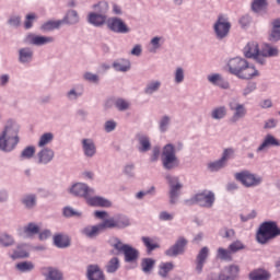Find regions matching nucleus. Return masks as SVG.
Here are the masks:
<instances>
[{
    "instance_id": "50",
    "label": "nucleus",
    "mask_w": 280,
    "mask_h": 280,
    "mask_svg": "<svg viewBox=\"0 0 280 280\" xmlns=\"http://www.w3.org/2000/svg\"><path fill=\"white\" fill-rule=\"evenodd\" d=\"M109 245L115 248L118 253H124L125 246H128L129 244H124L121 240L117 236H113L108 241Z\"/></svg>"
},
{
    "instance_id": "42",
    "label": "nucleus",
    "mask_w": 280,
    "mask_h": 280,
    "mask_svg": "<svg viewBox=\"0 0 280 280\" xmlns=\"http://www.w3.org/2000/svg\"><path fill=\"white\" fill-rule=\"evenodd\" d=\"M60 27H62L61 20H56V21L49 20L40 25V31L42 32H54V30H60Z\"/></svg>"
},
{
    "instance_id": "15",
    "label": "nucleus",
    "mask_w": 280,
    "mask_h": 280,
    "mask_svg": "<svg viewBox=\"0 0 280 280\" xmlns=\"http://www.w3.org/2000/svg\"><path fill=\"white\" fill-rule=\"evenodd\" d=\"M187 244V238L180 236L179 238H177L174 245L165 250L166 257H178V255H184Z\"/></svg>"
},
{
    "instance_id": "27",
    "label": "nucleus",
    "mask_w": 280,
    "mask_h": 280,
    "mask_svg": "<svg viewBox=\"0 0 280 280\" xmlns=\"http://www.w3.org/2000/svg\"><path fill=\"white\" fill-rule=\"evenodd\" d=\"M259 77V70L255 66L249 65L248 61H245V67L243 68L240 80H253V78Z\"/></svg>"
},
{
    "instance_id": "19",
    "label": "nucleus",
    "mask_w": 280,
    "mask_h": 280,
    "mask_svg": "<svg viewBox=\"0 0 280 280\" xmlns=\"http://www.w3.org/2000/svg\"><path fill=\"white\" fill-rule=\"evenodd\" d=\"M38 233H40V226L34 222H31L18 230V235L24 240H31V237L38 235Z\"/></svg>"
},
{
    "instance_id": "21",
    "label": "nucleus",
    "mask_w": 280,
    "mask_h": 280,
    "mask_svg": "<svg viewBox=\"0 0 280 280\" xmlns=\"http://www.w3.org/2000/svg\"><path fill=\"white\" fill-rule=\"evenodd\" d=\"M268 148H280V141L272 133H268L262 139V142L256 149L257 154L266 152Z\"/></svg>"
},
{
    "instance_id": "55",
    "label": "nucleus",
    "mask_w": 280,
    "mask_h": 280,
    "mask_svg": "<svg viewBox=\"0 0 280 280\" xmlns=\"http://www.w3.org/2000/svg\"><path fill=\"white\" fill-rule=\"evenodd\" d=\"M232 253L233 252H231V249L220 247L218 249L217 257L223 261H231V259H233Z\"/></svg>"
},
{
    "instance_id": "28",
    "label": "nucleus",
    "mask_w": 280,
    "mask_h": 280,
    "mask_svg": "<svg viewBox=\"0 0 280 280\" xmlns=\"http://www.w3.org/2000/svg\"><path fill=\"white\" fill-rule=\"evenodd\" d=\"M245 58H253L257 62V57L260 54L259 44L257 42H249L243 49Z\"/></svg>"
},
{
    "instance_id": "63",
    "label": "nucleus",
    "mask_w": 280,
    "mask_h": 280,
    "mask_svg": "<svg viewBox=\"0 0 280 280\" xmlns=\"http://www.w3.org/2000/svg\"><path fill=\"white\" fill-rule=\"evenodd\" d=\"M171 121H172V118L170 116H163L159 122L160 131L167 132V128H170Z\"/></svg>"
},
{
    "instance_id": "52",
    "label": "nucleus",
    "mask_w": 280,
    "mask_h": 280,
    "mask_svg": "<svg viewBox=\"0 0 280 280\" xmlns=\"http://www.w3.org/2000/svg\"><path fill=\"white\" fill-rule=\"evenodd\" d=\"M268 8L267 0H254L252 3V10L259 14V12H264Z\"/></svg>"
},
{
    "instance_id": "32",
    "label": "nucleus",
    "mask_w": 280,
    "mask_h": 280,
    "mask_svg": "<svg viewBox=\"0 0 280 280\" xmlns=\"http://www.w3.org/2000/svg\"><path fill=\"white\" fill-rule=\"evenodd\" d=\"M60 21L61 25H78V23H80V13L73 9H70Z\"/></svg>"
},
{
    "instance_id": "10",
    "label": "nucleus",
    "mask_w": 280,
    "mask_h": 280,
    "mask_svg": "<svg viewBox=\"0 0 280 280\" xmlns=\"http://www.w3.org/2000/svg\"><path fill=\"white\" fill-rule=\"evenodd\" d=\"M229 108L233 113L232 117L230 118L231 124H237V121L244 119L248 113L246 106L237 101H231L229 103Z\"/></svg>"
},
{
    "instance_id": "38",
    "label": "nucleus",
    "mask_w": 280,
    "mask_h": 280,
    "mask_svg": "<svg viewBox=\"0 0 280 280\" xmlns=\"http://www.w3.org/2000/svg\"><path fill=\"white\" fill-rule=\"evenodd\" d=\"M165 45V37L163 36H154L151 38L149 43V52L156 54L162 47Z\"/></svg>"
},
{
    "instance_id": "53",
    "label": "nucleus",
    "mask_w": 280,
    "mask_h": 280,
    "mask_svg": "<svg viewBox=\"0 0 280 280\" xmlns=\"http://www.w3.org/2000/svg\"><path fill=\"white\" fill-rule=\"evenodd\" d=\"M22 205H24L26 209H34V207H36V195L34 194L25 195L22 198Z\"/></svg>"
},
{
    "instance_id": "8",
    "label": "nucleus",
    "mask_w": 280,
    "mask_h": 280,
    "mask_svg": "<svg viewBox=\"0 0 280 280\" xmlns=\"http://www.w3.org/2000/svg\"><path fill=\"white\" fill-rule=\"evenodd\" d=\"M68 191L71 196H74V198H83L84 200H86L89 196H95V188L85 183H75Z\"/></svg>"
},
{
    "instance_id": "58",
    "label": "nucleus",
    "mask_w": 280,
    "mask_h": 280,
    "mask_svg": "<svg viewBox=\"0 0 280 280\" xmlns=\"http://www.w3.org/2000/svg\"><path fill=\"white\" fill-rule=\"evenodd\" d=\"M16 268L20 272H32V270H34V262L22 261L16 264Z\"/></svg>"
},
{
    "instance_id": "4",
    "label": "nucleus",
    "mask_w": 280,
    "mask_h": 280,
    "mask_svg": "<svg viewBox=\"0 0 280 280\" xmlns=\"http://www.w3.org/2000/svg\"><path fill=\"white\" fill-rule=\"evenodd\" d=\"M235 180L241 183L243 187L247 189H253L255 187H259L261 183H264V177L259 174H255L248 170H244L234 174Z\"/></svg>"
},
{
    "instance_id": "54",
    "label": "nucleus",
    "mask_w": 280,
    "mask_h": 280,
    "mask_svg": "<svg viewBox=\"0 0 280 280\" xmlns=\"http://www.w3.org/2000/svg\"><path fill=\"white\" fill-rule=\"evenodd\" d=\"M115 107L117 108V110H119L120 113H124L126 110L130 109V101L126 100V98H117L115 101Z\"/></svg>"
},
{
    "instance_id": "18",
    "label": "nucleus",
    "mask_w": 280,
    "mask_h": 280,
    "mask_svg": "<svg viewBox=\"0 0 280 280\" xmlns=\"http://www.w3.org/2000/svg\"><path fill=\"white\" fill-rule=\"evenodd\" d=\"M30 250H32V245L27 243H20L14 249H12L9 257L11 259H27V257H30Z\"/></svg>"
},
{
    "instance_id": "25",
    "label": "nucleus",
    "mask_w": 280,
    "mask_h": 280,
    "mask_svg": "<svg viewBox=\"0 0 280 280\" xmlns=\"http://www.w3.org/2000/svg\"><path fill=\"white\" fill-rule=\"evenodd\" d=\"M55 156H56V152H54V149L43 148L37 153V164L38 165H49V163H51V161H54Z\"/></svg>"
},
{
    "instance_id": "60",
    "label": "nucleus",
    "mask_w": 280,
    "mask_h": 280,
    "mask_svg": "<svg viewBox=\"0 0 280 280\" xmlns=\"http://www.w3.org/2000/svg\"><path fill=\"white\" fill-rule=\"evenodd\" d=\"M36 19H38V15H36V13L26 14L24 20V27L26 30H32V27H34V22L36 21Z\"/></svg>"
},
{
    "instance_id": "34",
    "label": "nucleus",
    "mask_w": 280,
    "mask_h": 280,
    "mask_svg": "<svg viewBox=\"0 0 280 280\" xmlns=\"http://www.w3.org/2000/svg\"><path fill=\"white\" fill-rule=\"evenodd\" d=\"M90 207H110V201L104 197L89 195L85 199Z\"/></svg>"
},
{
    "instance_id": "24",
    "label": "nucleus",
    "mask_w": 280,
    "mask_h": 280,
    "mask_svg": "<svg viewBox=\"0 0 280 280\" xmlns=\"http://www.w3.org/2000/svg\"><path fill=\"white\" fill-rule=\"evenodd\" d=\"M40 273L46 280H65V275L56 267H42Z\"/></svg>"
},
{
    "instance_id": "5",
    "label": "nucleus",
    "mask_w": 280,
    "mask_h": 280,
    "mask_svg": "<svg viewBox=\"0 0 280 280\" xmlns=\"http://www.w3.org/2000/svg\"><path fill=\"white\" fill-rule=\"evenodd\" d=\"M217 40H224L231 33V21L225 14H219L212 25Z\"/></svg>"
},
{
    "instance_id": "62",
    "label": "nucleus",
    "mask_w": 280,
    "mask_h": 280,
    "mask_svg": "<svg viewBox=\"0 0 280 280\" xmlns=\"http://www.w3.org/2000/svg\"><path fill=\"white\" fill-rule=\"evenodd\" d=\"M83 80H85V82H90L91 84H100V75L93 72H84Z\"/></svg>"
},
{
    "instance_id": "2",
    "label": "nucleus",
    "mask_w": 280,
    "mask_h": 280,
    "mask_svg": "<svg viewBox=\"0 0 280 280\" xmlns=\"http://www.w3.org/2000/svg\"><path fill=\"white\" fill-rule=\"evenodd\" d=\"M184 148L183 142L167 143L162 149L161 161L164 170H175L180 165V160H178V152Z\"/></svg>"
},
{
    "instance_id": "6",
    "label": "nucleus",
    "mask_w": 280,
    "mask_h": 280,
    "mask_svg": "<svg viewBox=\"0 0 280 280\" xmlns=\"http://www.w3.org/2000/svg\"><path fill=\"white\" fill-rule=\"evenodd\" d=\"M165 180L168 184V198L171 205H176L178 202V198L180 196V191L183 190V183H180V178L176 175L166 174Z\"/></svg>"
},
{
    "instance_id": "3",
    "label": "nucleus",
    "mask_w": 280,
    "mask_h": 280,
    "mask_svg": "<svg viewBox=\"0 0 280 280\" xmlns=\"http://www.w3.org/2000/svg\"><path fill=\"white\" fill-rule=\"evenodd\" d=\"M276 237H280V228L276 221L262 222L256 233V242L261 245H266Z\"/></svg>"
},
{
    "instance_id": "35",
    "label": "nucleus",
    "mask_w": 280,
    "mask_h": 280,
    "mask_svg": "<svg viewBox=\"0 0 280 280\" xmlns=\"http://www.w3.org/2000/svg\"><path fill=\"white\" fill-rule=\"evenodd\" d=\"M161 86H163V82H161V80H150L145 84L143 93L144 95H154V93H159V91H161Z\"/></svg>"
},
{
    "instance_id": "44",
    "label": "nucleus",
    "mask_w": 280,
    "mask_h": 280,
    "mask_svg": "<svg viewBox=\"0 0 280 280\" xmlns=\"http://www.w3.org/2000/svg\"><path fill=\"white\" fill-rule=\"evenodd\" d=\"M36 154V147L27 145L20 153V161H32V158Z\"/></svg>"
},
{
    "instance_id": "59",
    "label": "nucleus",
    "mask_w": 280,
    "mask_h": 280,
    "mask_svg": "<svg viewBox=\"0 0 280 280\" xmlns=\"http://www.w3.org/2000/svg\"><path fill=\"white\" fill-rule=\"evenodd\" d=\"M102 231H106V229H117L115 223V217H107L103 222L100 223Z\"/></svg>"
},
{
    "instance_id": "16",
    "label": "nucleus",
    "mask_w": 280,
    "mask_h": 280,
    "mask_svg": "<svg viewBox=\"0 0 280 280\" xmlns=\"http://www.w3.org/2000/svg\"><path fill=\"white\" fill-rule=\"evenodd\" d=\"M207 80L209 84L212 86H218L219 89H222L223 91H229L231 89V83L224 77L218 72H213L207 75Z\"/></svg>"
},
{
    "instance_id": "46",
    "label": "nucleus",
    "mask_w": 280,
    "mask_h": 280,
    "mask_svg": "<svg viewBox=\"0 0 280 280\" xmlns=\"http://www.w3.org/2000/svg\"><path fill=\"white\" fill-rule=\"evenodd\" d=\"M114 221L116 229H126V226H130V219L124 214L114 215Z\"/></svg>"
},
{
    "instance_id": "33",
    "label": "nucleus",
    "mask_w": 280,
    "mask_h": 280,
    "mask_svg": "<svg viewBox=\"0 0 280 280\" xmlns=\"http://www.w3.org/2000/svg\"><path fill=\"white\" fill-rule=\"evenodd\" d=\"M52 242L57 248H69V246H71V238L65 233L55 234Z\"/></svg>"
},
{
    "instance_id": "47",
    "label": "nucleus",
    "mask_w": 280,
    "mask_h": 280,
    "mask_svg": "<svg viewBox=\"0 0 280 280\" xmlns=\"http://www.w3.org/2000/svg\"><path fill=\"white\" fill-rule=\"evenodd\" d=\"M52 141H54V133H51V132L43 133L39 137V140L37 141V147H39L42 149L47 148V145L52 143Z\"/></svg>"
},
{
    "instance_id": "61",
    "label": "nucleus",
    "mask_w": 280,
    "mask_h": 280,
    "mask_svg": "<svg viewBox=\"0 0 280 280\" xmlns=\"http://www.w3.org/2000/svg\"><path fill=\"white\" fill-rule=\"evenodd\" d=\"M22 18L20 14H11L8 19V25L10 27H21Z\"/></svg>"
},
{
    "instance_id": "39",
    "label": "nucleus",
    "mask_w": 280,
    "mask_h": 280,
    "mask_svg": "<svg viewBox=\"0 0 280 280\" xmlns=\"http://www.w3.org/2000/svg\"><path fill=\"white\" fill-rule=\"evenodd\" d=\"M121 267V262L118 257H112L105 265V270L107 275H115L117 270Z\"/></svg>"
},
{
    "instance_id": "51",
    "label": "nucleus",
    "mask_w": 280,
    "mask_h": 280,
    "mask_svg": "<svg viewBox=\"0 0 280 280\" xmlns=\"http://www.w3.org/2000/svg\"><path fill=\"white\" fill-rule=\"evenodd\" d=\"M154 264H156V262L152 258L142 259V261H141L142 272H144V275H150L152 272V270L154 269Z\"/></svg>"
},
{
    "instance_id": "14",
    "label": "nucleus",
    "mask_w": 280,
    "mask_h": 280,
    "mask_svg": "<svg viewBox=\"0 0 280 280\" xmlns=\"http://www.w3.org/2000/svg\"><path fill=\"white\" fill-rule=\"evenodd\" d=\"M81 150L85 159H93L97 154V144L93 138L81 139Z\"/></svg>"
},
{
    "instance_id": "20",
    "label": "nucleus",
    "mask_w": 280,
    "mask_h": 280,
    "mask_svg": "<svg viewBox=\"0 0 280 280\" xmlns=\"http://www.w3.org/2000/svg\"><path fill=\"white\" fill-rule=\"evenodd\" d=\"M18 62L25 67L34 62V50L31 47H22L18 50Z\"/></svg>"
},
{
    "instance_id": "45",
    "label": "nucleus",
    "mask_w": 280,
    "mask_h": 280,
    "mask_svg": "<svg viewBox=\"0 0 280 280\" xmlns=\"http://www.w3.org/2000/svg\"><path fill=\"white\" fill-rule=\"evenodd\" d=\"M174 84H183L185 82V68L177 66L173 71Z\"/></svg>"
},
{
    "instance_id": "43",
    "label": "nucleus",
    "mask_w": 280,
    "mask_h": 280,
    "mask_svg": "<svg viewBox=\"0 0 280 280\" xmlns=\"http://www.w3.org/2000/svg\"><path fill=\"white\" fill-rule=\"evenodd\" d=\"M15 241L14 236L11 234H8V232H0V246L1 248H10L11 246H14Z\"/></svg>"
},
{
    "instance_id": "41",
    "label": "nucleus",
    "mask_w": 280,
    "mask_h": 280,
    "mask_svg": "<svg viewBox=\"0 0 280 280\" xmlns=\"http://www.w3.org/2000/svg\"><path fill=\"white\" fill-rule=\"evenodd\" d=\"M174 270V262H161L159 265L158 275L162 279H167L170 277V272Z\"/></svg>"
},
{
    "instance_id": "56",
    "label": "nucleus",
    "mask_w": 280,
    "mask_h": 280,
    "mask_svg": "<svg viewBox=\"0 0 280 280\" xmlns=\"http://www.w3.org/2000/svg\"><path fill=\"white\" fill-rule=\"evenodd\" d=\"M269 40H271V43H278V40H280V25L278 24L277 26L275 21H272V30L269 35Z\"/></svg>"
},
{
    "instance_id": "36",
    "label": "nucleus",
    "mask_w": 280,
    "mask_h": 280,
    "mask_svg": "<svg viewBox=\"0 0 280 280\" xmlns=\"http://www.w3.org/2000/svg\"><path fill=\"white\" fill-rule=\"evenodd\" d=\"M112 67L114 68V70H116L119 73H128V71H130L132 65L130 63V60L128 59H116Z\"/></svg>"
},
{
    "instance_id": "17",
    "label": "nucleus",
    "mask_w": 280,
    "mask_h": 280,
    "mask_svg": "<svg viewBox=\"0 0 280 280\" xmlns=\"http://www.w3.org/2000/svg\"><path fill=\"white\" fill-rule=\"evenodd\" d=\"M85 88L82 83L73 84L67 92L66 98L68 102H78L84 97Z\"/></svg>"
},
{
    "instance_id": "12",
    "label": "nucleus",
    "mask_w": 280,
    "mask_h": 280,
    "mask_svg": "<svg viewBox=\"0 0 280 280\" xmlns=\"http://www.w3.org/2000/svg\"><path fill=\"white\" fill-rule=\"evenodd\" d=\"M246 62H247L246 59L242 57H234L229 59L226 62L229 73H231L232 75H235L236 78H240L244 67H246Z\"/></svg>"
},
{
    "instance_id": "13",
    "label": "nucleus",
    "mask_w": 280,
    "mask_h": 280,
    "mask_svg": "<svg viewBox=\"0 0 280 280\" xmlns=\"http://www.w3.org/2000/svg\"><path fill=\"white\" fill-rule=\"evenodd\" d=\"M107 27L110 32L115 34H128L130 33V27L119 18H109L107 20Z\"/></svg>"
},
{
    "instance_id": "57",
    "label": "nucleus",
    "mask_w": 280,
    "mask_h": 280,
    "mask_svg": "<svg viewBox=\"0 0 280 280\" xmlns=\"http://www.w3.org/2000/svg\"><path fill=\"white\" fill-rule=\"evenodd\" d=\"M220 159H222L223 162L226 165H229V161L235 159V149L233 148L224 149Z\"/></svg>"
},
{
    "instance_id": "23",
    "label": "nucleus",
    "mask_w": 280,
    "mask_h": 280,
    "mask_svg": "<svg viewBox=\"0 0 280 280\" xmlns=\"http://www.w3.org/2000/svg\"><path fill=\"white\" fill-rule=\"evenodd\" d=\"M207 259H209V247L205 246L202 247L197 256H196V272L197 275H202V269L205 268V265L207 264Z\"/></svg>"
},
{
    "instance_id": "40",
    "label": "nucleus",
    "mask_w": 280,
    "mask_h": 280,
    "mask_svg": "<svg viewBox=\"0 0 280 280\" xmlns=\"http://www.w3.org/2000/svg\"><path fill=\"white\" fill-rule=\"evenodd\" d=\"M88 21L91 25H94V27H101V25L106 23V16L100 13H90L88 15Z\"/></svg>"
},
{
    "instance_id": "64",
    "label": "nucleus",
    "mask_w": 280,
    "mask_h": 280,
    "mask_svg": "<svg viewBox=\"0 0 280 280\" xmlns=\"http://www.w3.org/2000/svg\"><path fill=\"white\" fill-rule=\"evenodd\" d=\"M122 174L127 176V178H135V164L128 163L124 166Z\"/></svg>"
},
{
    "instance_id": "37",
    "label": "nucleus",
    "mask_w": 280,
    "mask_h": 280,
    "mask_svg": "<svg viewBox=\"0 0 280 280\" xmlns=\"http://www.w3.org/2000/svg\"><path fill=\"white\" fill-rule=\"evenodd\" d=\"M226 115H229V109L224 105L212 108L210 113V117L214 119V121H222V119L226 118Z\"/></svg>"
},
{
    "instance_id": "26",
    "label": "nucleus",
    "mask_w": 280,
    "mask_h": 280,
    "mask_svg": "<svg viewBox=\"0 0 280 280\" xmlns=\"http://www.w3.org/2000/svg\"><path fill=\"white\" fill-rule=\"evenodd\" d=\"M240 275V266L231 265L225 267L219 275L218 280H235Z\"/></svg>"
},
{
    "instance_id": "30",
    "label": "nucleus",
    "mask_w": 280,
    "mask_h": 280,
    "mask_svg": "<svg viewBox=\"0 0 280 280\" xmlns=\"http://www.w3.org/2000/svg\"><path fill=\"white\" fill-rule=\"evenodd\" d=\"M138 152L141 154H145V152H150L152 150V142L150 141V137L145 135H138Z\"/></svg>"
},
{
    "instance_id": "31",
    "label": "nucleus",
    "mask_w": 280,
    "mask_h": 280,
    "mask_svg": "<svg viewBox=\"0 0 280 280\" xmlns=\"http://www.w3.org/2000/svg\"><path fill=\"white\" fill-rule=\"evenodd\" d=\"M122 254L126 264H135L139 259V249L132 247L130 244L125 246Z\"/></svg>"
},
{
    "instance_id": "9",
    "label": "nucleus",
    "mask_w": 280,
    "mask_h": 280,
    "mask_svg": "<svg viewBox=\"0 0 280 280\" xmlns=\"http://www.w3.org/2000/svg\"><path fill=\"white\" fill-rule=\"evenodd\" d=\"M54 36L38 35L35 33H27L24 37L25 45H33V47H45L55 43Z\"/></svg>"
},
{
    "instance_id": "48",
    "label": "nucleus",
    "mask_w": 280,
    "mask_h": 280,
    "mask_svg": "<svg viewBox=\"0 0 280 280\" xmlns=\"http://www.w3.org/2000/svg\"><path fill=\"white\" fill-rule=\"evenodd\" d=\"M226 163L220 158L217 161L209 162L207 167L209 172H220V170H224L226 167Z\"/></svg>"
},
{
    "instance_id": "49",
    "label": "nucleus",
    "mask_w": 280,
    "mask_h": 280,
    "mask_svg": "<svg viewBox=\"0 0 280 280\" xmlns=\"http://www.w3.org/2000/svg\"><path fill=\"white\" fill-rule=\"evenodd\" d=\"M249 279L250 280H268L270 279V273H268V271L266 270L258 269L249 273Z\"/></svg>"
},
{
    "instance_id": "11",
    "label": "nucleus",
    "mask_w": 280,
    "mask_h": 280,
    "mask_svg": "<svg viewBox=\"0 0 280 280\" xmlns=\"http://www.w3.org/2000/svg\"><path fill=\"white\" fill-rule=\"evenodd\" d=\"M277 56H279V48L271 46L270 44H265L260 49L259 56L257 57V65L264 67L268 58H277Z\"/></svg>"
},
{
    "instance_id": "1",
    "label": "nucleus",
    "mask_w": 280,
    "mask_h": 280,
    "mask_svg": "<svg viewBox=\"0 0 280 280\" xmlns=\"http://www.w3.org/2000/svg\"><path fill=\"white\" fill-rule=\"evenodd\" d=\"M21 131V125L14 119L7 120L3 130L0 132V151L1 152H14L16 145H19V132Z\"/></svg>"
},
{
    "instance_id": "22",
    "label": "nucleus",
    "mask_w": 280,
    "mask_h": 280,
    "mask_svg": "<svg viewBox=\"0 0 280 280\" xmlns=\"http://www.w3.org/2000/svg\"><path fill=\"white\" fill-rule=\"evenodd\" d=\"M85 277L88 280H106L104 270H102V267L97 264L89 265L86 267Z\"/></svg>"
},
{
    "instance_id": "7",
    "label": "nucleus",
    "mask_w": 280,
    "mask_h": 280,
    "mask_svg": "<svg viewBox=\"0 0 280 280\" xmlns=\"http://www.w3.org/2000/svg\"><path fill=\"white\" fill-rule=\"evenodd\" d=\"M188 202L190 205H198L205 209H211L215 205V194L211 190H203L192 196Z\"/></svg>"
},
{
    "instance_id": "29",
    "label": "nucleus",
    "mask_w": 280,
    "mask_h": 280,
    "mask_svg": "<svg viewBox=\"0 0 280 280\" xmlns=\"http://www.w3.org/2000/svg\"><path fill=\"white\" fill-rule=\"evenodd\" d=\"M81 235L84 237H88L89 240H95L100 235V233H103L102 225L95 224V225H86L80 231Z\"/></svg>"
}]
</instances>
